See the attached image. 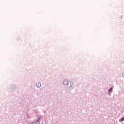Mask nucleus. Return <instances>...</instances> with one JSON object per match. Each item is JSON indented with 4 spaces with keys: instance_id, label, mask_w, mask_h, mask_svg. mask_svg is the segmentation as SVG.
<instances>
[{
    "instance_id": "obj_1",
    "label": "nucleus",
    "mask_w": 124,
    "mask_h": 124,
    "mask_svg": "<svg viewBox=\"0 0 124 124\" xmlns=\"http://www.w3.org/2000/svg\"><path fill=\"white\" fill-rule=\"evenodd\" d=\"M63 84L65 86H68V88H71L72 86H73V83L71 81L68 82V80H65L63 82Z\"/></svg>"
},
{
    "instance_id": "obj_2",
    "label": "nucleus",
    "mask_w": 124,
    "mask_h": 124,
    "mask_svg": "<svg viewBox=\"0 0 124 124\" xmlns=\"http://www.w3.org/2000/svg\"><path fill=\"white\" fill-rule=\"evenodd\" d=\"M36 85L37 86V88H40V87H41V83H40V82H38L36 83Z\"/></svg>"
},
{
    "instance_id": "obj_3",
    "label": "nucleus",
    "mask_w": 124,
    "mask_h": 124,
    "mask_svg": "<svg viewBox=\"0 0 124 124\" xmlns=\"http://www.w3.org/2000/svg\"><path fill=\"white\" fill-rule=\"evenodd\" d=\"M39 121H40V118L37 120V122H35V124H40Z\"/></svg>"
},
{
    "instance_id": "obj_4",
    "label": "nucleus",
    "mask_w": 124,
    "mask_h": 124,
    "mask_svg": "<svg viewBox=\"0 0 124 124\" xmlns=\"http://www.w3.org/2000/svg\"><path fill=\"white\" fill-rule=\"evenodd\" d=\"M112 90H113V88H112V87H111V88L109 89V93H110V92H112Z\"/></svg>"
}]
</instances>
